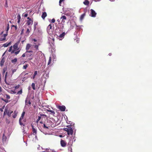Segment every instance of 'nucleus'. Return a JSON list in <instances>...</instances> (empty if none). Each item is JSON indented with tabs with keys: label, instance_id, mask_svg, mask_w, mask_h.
<instances>
[{
	"label": "nucleus",
	"instance_id": "69168bd1",
	"mask_svg": "<svg viewBox=\"0 0 152 152\" xmlns=\"http://www.w3.org/2000/svg\"><path fill=\"white\" fill-rule=\"evenodd\" d=\"M33 40H34V42H36V41H37L35 39H33Z\"/></svg>",
	"mask_w": 152,
	"mask_h": 152
},
{
	"label": "nucleus",
	"instance_id": "a878e982",
	"mask_svg": "<svg viewBox=\"0 0 152 152\" xmlns=\"http://www.w3.org/2000/svg\"><path fill=\"white\" fill-rule=\"evenodd\" d=\"M47 111L48 112H49L53 114H55V113L54 111L52 110H50L49 109L47 110Z\"/></svg>",
	"mask_w": 152,
	"mask_h": 152
},
{
	"label": "nucleus",
	"instance_id": "7c9ffc66",
	"mask_svg": "<svg viewBox=\"0 0 152 152\" xmlns=\"http://www.w3.org/2000/svg\"><path fill=\"white\" fill-rule=\"evenodd\" d=\"M28 65L27 64L24 65L23 66V69H26L28 67Z\"/></svg>",
	"mask_w": 152,
	"mask_h": 152
},
{
	"label": "nucleus",
	"instance_id": "338daca9",
	"mask_svg": "<svg viewBox=\"0 0 152 152\" xmlns=\"http://www.w3.org/2000/svg\"><path fill=\"white\" fill-rule=\"evenodd\" d=\"M1 88L0 86V91L1 92Z\"/></svg>",
	"mask_w": 152,
	"mask_h": 152
},
{
	"label": "nucleus",
	"instance_id": "aec40b11",
	"mask_svg": "<svg viewBox=\"0 0 152 152\" xmlns=\"http://www.w3.org/2000/svg\"><path fill=\"white\" fill-rule=\"evenodd\" d=\"M4 59L3 58H2L0 64L1 66H2L4 64Z\"/></svg>",
	"mask_w": 152,
	"mask_h": 152
},
{
	"label": "nucleus",
	"instance_id": "6e6552de",
	"mask_svg": "<svg viewBox=\"0 0 152 152\" xmlns=\"http://www.w3.org/2000/svg\"><path fill=\"white\" fill-rule=\"evenodd\" d=\"M7 34H4L3 35L0 36V41H4L6 40V37L7 36Z\"/></svg>",
	"mask_w": 152,
	"mask_h": 152
},
{
	"label": "nucleus",
	"instance_id": "4468645a",
	"mask_svg": "<svg viewBox=\"0 0 152 152\" xmlns=\"http://www.w3.org/2000/svg\"><path fill=\"white\" fill-rule=\"evenodd\" d=\"M7 72L6 73V74H5V80H4V81L5 83L7 84V85H9L10 84V82H7Z\"/></svg>",
	"mask_w": 152,
	"mask_h": 152
},
{
	"label": "nucleus",
	"instance_id": "774afa93",
	"mask_svg": "<svg viewBox=\"0 0 152 152\" xmlns=\"http://www.w3.org/2000/svg\"><path fill=\"white\" fill-rule=\"evenodd\" d=\"M109 55L110 56H111V53H109Z\"/></svg>",
	"mask_w": 152,
	"mask_h": 152
},
{
	"label": "nucleus",
	"instance_id": "393cba45",
	"mask_svg": "<svg viewBox=\"0 0 152 152\" xmlns=\"http://www.w3.org/2000/svg\"><path fill=\"white\" fill-rule=\"evenodd\" d=\"M85 15V14L84 13L82 14L80 17V20H82L84 18Z\"/></svg>",
	"mask_w": 152,
	"mask_h": 152
},
{
	"label": "nucleus",
	"instance_id": "9d476101",
	"mask_svg": "<svg viewBox=\"0 0 152 152\" xmlns=\"http://www.w3.org/2000/svg\"><path fill=\"white\" fill-rule=\"evenodd\" d=\"M27 19L28 20L27 22V25L28 26L32 25L33 23V20L29 17L27 18Z\"/></svg>",
	"mask_w": 152,
	"mask_h": 152
},
{
	"label": "nucleus",
	"instance_id": "a19ab883",
	"mask_svg": "<svg viewBox=\"0 0 152 152\" xmlns=\"http://www.w3.org/2000/svg\"><path fill=\"white\" fill-rule=\"evenodd\" d=\"M5 106H4L1 108H0V110L1 112H3V110Z\"/></svg>",
	"mask_w": 152,
	"mask_h": 152
},
{
	"label": "nucleus",
	"instance_id": "20e7f679",
	"mask_svg": "<svg viewBox=\"0 0 152 152\" xmlns=\"http://www.w3.org/2000/svg\"><path fill=\"white\" fill-rule=\"evenodd\" d=\"M25 112H23L21 115L19 119V122L20 124L21 125H23V126H24L25 125L23 123V122H25V120H23V121H22V120L23 119V117L25 115Z\"/></svg>",
	"mask_w": 152,
	"mask_h": 152
},
{
	"label": "nucleus",
	"instance_id": "423d86ee",
	"mask_svg": "<svg viewBox=\"0 0 152 152\" xmlns=\"http://www.w3.org/2000/svg\"><path fill=\"white\" fill-rule=\"evenodd\" d=\"M52 31V26L51 24H49L47 28V32L49 34H51Z\"/></svg>",
	"mask_w": 152,
	"mask_h": 152
},
{
	"label": "nucleus",
	"instance_id": "c756f323",
	"mask_svg": "<svg viewBox=\"0 0 152 152\" xmlns=\"http://www.w3.org/2000/svg\"><path fill=\"white\" fill-rule=\"evenodd\" d=\"M31 86H32L33 89L34 90H35V84L34 83H32V84H31Z\"/></svg>",
	"mask_w": 152,
	"mask_h": 152
},
{
	"label": "nucleus",
	"instance_id": "4be33fe9",
	"mask_svg": "<svg viewBox=\"0 0 152 152\" xmlns=\"http://www.w3.org/2000/svg\"><path fill=\"white\" fill-rule=\"evenodd\" d=\"M17 58H15L14 59L12 60L11 61V62L12 63L15 64L17 62Z\"/></svg>",
	"mask_w": 152,
	"mask_h": 152
},
{
	"label": "nucleus",
	"instance_id": "bf43d9fd",
	"mask_svg": "<svg viewBox=\"0 0 152 152\" xmlns=\"http://www.w3.org/2000/svg\"><path fill=\"white\" fill-rule=\"evenodd\" d=\"M35 138L36 140H37V136L36 135H35Z\"/></svg>",
	"mask_w": 152,
	"mask_h": 152
},
{
	"label": "nucleus",
	"instance_id": "c03bdc74",
	"mask_svg": "<svg viewBox=\"0 0 152 152\" xmlns=\"http://www.w3.org/2000/svg\"><path fill=\"white\" fill-rule=\"evenodd\" d=\"M28 77H26L25 76H24L23 77V80H25L27 79Z\"/></svg>",
	"mask_w": 152,
	"mask_h": 152
},
{
	"label": "nucleus",
	"instance_id": "6e6d98bb",
	"mask_svg": "<svg viewBox=\"0 0 152 152\" xmlns=\"http://www.w3.org/2000/svg\"><path fill=\"white\" fill-rule=\"evenodd\" d=\"M26 52H28V53H31V52L32 53L33 52L32 51V50L28 51V50H26Z\"/></svg>",
	"mask_w": 152,
	"mask_h": 152
},
{
	"label": "nucleus",
	"instance_id": "7ed1b4c3",
	"mask_svg": "<svg viewBox=\"0 0 152 152\" xmlns=\"http://www.w3.org/2000/svg\"><path fill=\"white\" fill-rule=\"evenodd\" d=\"M13 113V111L10 110H8V108L6 107L4 111V115L7 114L9 117H10L11 114Z\"/></svg>",
	"mask_w": 152,
	"mask_h": 152
},
{
	"label": "nucleus",
	"instance_id": "ddd939ff",
	"mask_svg": "<svg viewBox=\"0 0 152 152\" xmlns=\"http://www.w3.org/2000/svg\"><path fill=\"white\" fill-rule=\"evenodd\" d=\"M61 146L63 147H65L66 145V143L65 141L64 140H61Z\"/></svg>",
	"mask_w": 152,
	"mask_h": 152
},
{
	"label": "nucleus",
	"instance_id": "a211bd4d",
	"mask_svg": "<svg viewBox=\"0 0 152 152\" xmlns=\"http://www.w3.org/2000/svg\"><path fill=\"white\" fill-rule=\"evenodd\" d=\"M17 19L18 20V23H19L20 22L21 17L20 14L18 15L17 16Z\"/></svg>",
	"mask_w": 152,
	"mask_h": 152
},
{
	"label": "nucleus",
	"instance_id": "603ef678",
	"mask_svg": "<svg viewBox=\"0 0 152 152\" xmlns=\"http://www.w3.org/2000/svg\"><path fill=\"white\" fill-rule=\"evenodd\" d=\"M55 21V19L54 18L52 19L51 20V22L52 23H54Z\"/></svg>",
	"mask_w": 152,
	"mask_h": 152
},
{
	"label": "nucleus",
	"instance_id": "4d7b16f0",
	"mask_svg": "<svg viewBox=\"0 0 152 152\" xmlns=\"http://www.w3.org/2000/svg\"><path fill=\"white\" fill-rule=\"evenodd\" d=\"M3 31L0 34V36H1L3 35Z\"/></svg>",
	"mask_w": 152,
	"mask_h": 152
},
{
	"label": "nucleus",
	"instance_id": "dca6fc26",
	"mask_svg": "<svg viewBox=\"0 0 152 152\" xmlns=\"http://www.w3.org/2000/svg\"><path fill=\"white\" fill-rule=\"evenodd\" d=\"M47 13L46 12H44L42 13L41 17L43 19H44L45 17L47 16Z\"/></svg>",
	"mask_w": 152,
	"mask_h": 152
},
{
	"label": "nucleus",
	"instance_id": "f3484780",
	"mask_svg": "<svg viewBox=\"0 0 152 152\" xmlns=\"http://www.w3.org/2000/svg\"><path fill=\"white\" fill-rule=\"evenodd\" d=\"M32 131L33 132V134L36 135L37 134V130L32 126Z\"/></svg>",
	"mask_w": 152,
	"mask_h": 152
},
{
	"label": "nucleus",
	"instance_id": "f704fd0d",
	"mask_svg": "<svg viewBox=\"0 0 152 152\" xmlns=\"http://www.w3.org/2000/svg\"><path fill=\"white\" fill-rule=\"evenodd\" d=\"M27 53H28V52H26H26L25 53L23 54L22 56V57H25L26 56V55H27V54H26Z\"/></svg>",
	"mask_w": 152,
	"mask_h": 152
},
{
	"label": "nucleus",
	"instance_id": "bb28decb",
	"mask_svg": "<svg viewBox=\"0 0 152 152\" xmlns=\"http://www.w3.org/2000/svg\"><path fill=\"white\" fill-rule=\"evenodd\" d=\"M37 74V71H35L34 72V75L32 77V78L33 79H34L35 78V77L36 75Z\"/></svg>",
	"mask_w": 152,
	"mask_h": 152
},
{
	"label": "nucleus",
	"instance_id": "c9c22d12",
	"mask_svg": "<svg viewBox=\"0 0 152 152\" xmlns=\"http://www.w3.org/2000/svg\"><path fill=\"white\" fill-rule=\"evenodd\" d=\"M26 57L27 58H28L31 55H32V54H31V53H27L26 54Z\"/></svg>",
	"mask_w": 152,
	"mask_h": 152
},
{
	"label": "nucleus",
	"instance_id": "ea45409f",
	"mask_svg": "<svg viewBox=\"0 0 152 152\" xmlns=\"http://www.w3.org/2000/svg\"><path fill=\"white\" fill-rule=\"evenodd\" d=\"M9 29V27L8 26H7V28L6 29V33L5 34H8V32Z\"/></svg>",
	"mask_w": 152,
	"mask_h": 152
},
{
	"label": "nucleus",
	"instance_id": "72a5a7b5",
	"mask_svg": "<svg viewBox=\"0 0 152 152\" xmlns=\"http://www.w3.org/2000/svg\"><path fill=\"white\" fill-rule=\"evenodd\" d=\"M41 118V117L39 115L38 116V118L37 119V120L36 122L37 123H38V121L40 120Z\"/></svg>",
	"mask_w": 152,
	"mask_h": 152
},
{
	"label": "nucleus",
	"instance_id": "49530a36",
	"mask_svg": "<svg viewBox=\"0 0 152 152\" xmlns=\"http://www.w3.org/2000/svg\"><path fill=\"white\" fill-rule=\"evenodd\" d=\"M43 128L45 129H48V127L46 126L45 124H43Z\"/></svg>",
	"mask_w": 152,
	"mask_h": 152
},
{
	"label": "nucleus",
	"instance_id": "6ab92c4d",
	"mask_svg": "<svg viewBox=\"0 0 152 152\" xmlns=\"http://www.w3.org/2000/svg\"><path fill=\"white\" fill-rule=\"evenodd\" d=\"M11 42H10L8 43H7L4 44L3 45V46L4 47H8L9 45H10L11 44Z\"/></svg>",
	"mask_w": 152,
	"mask_h": 152
},
{
	"label": "nucleus",
	"instance_id": "0e129e2a",
	"mask_svg": "<svg viewBox=\"0 0 152 152\" xmlns=\"http://www.w3.org/2000/svg\"><path fill=\"white\" fill-rule=\"evenodd\" d=\"M28 59L29 60H31L32 59V58H28Z\"/></svg>",
	"mask_w": 152,
	"mask_h": 152
},
{
	"label": "nucleus",
	"instance_id": "13d9d810",
	"mask_svg": "<svg viewBox=\"0 0 152 152\" xmlns=\"http://www.w3.org/2000/svg\"><path fill=\"white\" fill-rule=\"evenodd\" d=\"M12 27H15V29H17V26H14V25H12Z\"/></svg>",
	"mask_w": 152,
	"mask_h": 152
},
{
	"label": "nucleus",
	"instance_id": "052dcab7",
	"mask_svg": "<svg viewBox=\"0 0 152 152\" xmlns=\"http://www.w3.org/2000/svg\"><path fill=\"white\" fill-rule=\"evenodd\" d=\"M11 93L12 94H16V92L14 91H12Z\"/></svg>",
	"mask_w": 152,
	"mask_h": 152
},
{
	"label": "nucleus",
	"instance_id": "8fccbe9b",
	"mask_svg": "<svg viewBox=\"0 0 152 152\" xmlns=\"http://www.w3.org/2000/svg\"><path fill=\"white\" fill-rule=\"evenodd\" d=\"M7 70V68H4L3 69V74H4Z\"/></svg>",
	"mask_w": 152,
	"mask_h": 152
},
{
	"label": "nucleus",
	"instance_id": "4c0bfd02",
	"mask_svg": "<svg viewBox=\"0 0 152 152\" xmlns=\"http://www.w3.org/2000/svg\"><path fill=\"white\" fill-rule=\"evenodd\" d=\"M38 24V23H37L35 22L34 24V29L35 30L36 28V26Z\"/></svg>",
	"mask_w": 152,
	"mask_h": 152
},
{
	"label": "nucleus",
	"instance_id": "680f3d73",
	"mask_svg": "<svg viewBox=\"0 0 152 152\" xmlns=\"http://www.w3.org/2000/svg\"><path fill=\"white\" fill-rule=\"evenodd\" d=\"M47 108L50 109V108H49V105H47L45 106Z\"/></svg>",
	"mask_w": 152,
	"mask_h": 152
},
{
	"label": "nucleus",
	"instance_id": "09e8293b",
	"mask_svg": "<svg viewBox=\"0 0 152 152\" xmlns=\"http://www.w3.org/2000/svg\"><path fill=\"white\" fill-rule=\"evenodd\" d=\"M64 1V0H60L59 1V4L60 6L61 5V3L63 1Z\"/></svg>",
	"mask_w": 152,
	"mask_h": 152
},
{
	"label": "nucleus",
	"instance_id": "9b49d317",
	"mask_svg": "<svg viewBox=\"0 0 152 152\" xmlns=\"http://www.w3.org/2000/svg\"><path fill=\"white\" fill-rule=\"evenodd\" d=\"M2 141L3 144H6L7 142V138L4 134L2 137Z\"/></svg>",
	"mask_w": 152,
	"mask_h": 152
},
{
	"label": "nucleus",
	"instance_id": "f8f14e48",
	"mask_svg": "<svg viewBox=\"0 0 152 152\" xmlns=\"http://www.w3.org/2000/svg\"><path fill=\"white\" fill-rule=\"evenodd\" d=\"M65 34H66L65 32H63L62 33L60 34L58 36L59 39L60 40H61L63 39Z\"/></svg>",
	"mask_w": 152,
	"mask_h": 152
},
{
	"label": "nucleus",
	"instance_id": "e2e57ef3",
	"mask_svg": "<svg viewBox=\"0 0 152 152\" xmlns=\"http://www.w3.org/2000/svg\"><path fill=\"white\" fill-rule=\"evenodd\" d=\"M23 31H24V29H23L21 31V34H22V33H23Z\"/></svg>",
	"mask_w": 152,
	"mask_h": 152
},
{
	"label": "nucleus",
	"instance_id": "0eeeda50",
	"mask_svg": "<svg viewBox=\"0 0 152 152\" xmlns=\"http://www.w3.org/2000/svg\"><path fill=\"white\" fill-rule=\"evenodd\" d=\"M90 15L93 17H95L96 14V13L95 12V11L93 9H91L90 10Z\"/></svg>",
	"mask_w": 152,
	"mask_h": 152
},
{
	"label": "nucleus",
	"instance_id": "79ce46f5",
	"mask_svg": "<svg viewBox=\"0 0 152 152\" xmlns=\"http://www.w3.org/2000/svg\"><path fill=\"white\" fill-rule=\"evenodd\" d=\"M76 26L77 27V29L81 28L83 26H77L76 24Z\"/></svg>",
	"mask_w": 152,
	"mask_h": 152
},
{
	"label": "nucleus",
	"instance_id": "1a4fd4ad",
	"mask_svg": "<svg viewBox=\"0 0 152 152\" xmlns=\"http://www.w3.org/2000/svg\"><path fill=\"white\" fill-rule=\"evenodd\" d=\"M61 20V23L63 25H64L65 22V20H66V17L65 15H62L60 18Z\"/></svg>",
	"mask_w": 152,
	"mask_h": 152
},
{
	"label": "nucleus",
	"instance_id": "f03ea898",
	"mask_svg": "<svg viewBox=\"0 0 152 152\" xmlns=\"http://www.w3.org/2000/svg\"><path fill=\"white\" fill-rule=\"evenodd\" d=\"M20 41H18L15 44L13 45V47L14 50H12L11 52V53H14L15 51L18 50L19 49V48L18 47V45L20 43Z\"/></svg>",
	"mask_w": 152,
	"mask_h": 152
},
{
	"label": "nucleus",
	"instance_id": "473e14b6",
	"mask_svg": "<svg viewBox=\"0 0 152 152\" xmlns=\"http://www.w3.org/2000/svg\"><path fill=\"white\" fill-rule=\"evenodd\" d=\"M13 47H12V46H11L9 48V50H8V51L9 52H12V48Z\"/></svg>",
	"mask_w": 152,
	"mask_h": 152
},
{
	"label": "nucleus",
	"instance_id": "2eb2a0df",
	"mask_svg": "<svg viewBox=\"0 0 152 152\" xmlns=\"http://www.w3.org/2000/svg\"><path fill=\"white\" fill-rule=\"evenodd\" d=\"M59 109L61 111H64L65 110L66 107L64 106H59L58 107Z\"/></svg>",
	"mask_w": 152,
	"mask_h": 152
},
{
	"label": "nucleus",
	"instance_id": "2f4dec72",
	"mask_svg": "<svg viewBox=\"0 0 152 152\" xmlns=\"http://www.w3.org/2000/svg\"><path fill=\"white\" fill-rule=\"evenodd\" d=\"M39 115L41 117V116H46V115L45 114H42V113H39Z\"/></svg>",
	"mask_w": 152,
	"mask_h": 152
},
{
	"label": "nucleus",
	"instance_id": "e433bc0d",
	"mask_svg": "<svg viewBox=\"0 0 152 152\" xmlns=\"http://www.w3.org/2000/svg\"><path fill=\"white\" fill-rule=\"evenodd\" d=\"M16 71V69H12V74L11 75V77H12V75L13 74V73L15 72Z\"/></svg>",
	"mask_w": 152,
	"mask_h": 152
},
{
	"label": "nucleus",
	"instance_id": "de8ad7c7",
	"mask_svg": "<svg viewBox=\"0 0 152 152\" xmlns=\"http://www.w3.org/2000/svg\"><path fill=\"white\" fill-rule=\"evenodd\" d=\"M34 47L37 50H38V45H35Z\"/></svg>",
	"mask_w": 152,
	"mask_h": 152
},
{
	"label": "nucleus",
	"instance_id": "f257e3e1",
	"mask_svg": "<svg viewBox=\"0 0 152 152\" xmlns=\"http://www.w3.org/2000/svg\"><path fill=\"white\" fill-rule=\"evenodd\" d=\"M64 14L68 16H72L74 14L73 10L72 8H65L64 10Z\"/></svg>",
	"mask_w": 152,
	"mask_h": 152
},
{
	"label": "nucleus",
	"instance_id": "412c9836",
	"mask_svg": "<svg viewBox=\"0 0 152 152\" xmlns=\"http://www.w3.org/2000/svg\"><path fill=\"white\" fill-rule=\"evenodd\" d=\"M83 3L85 5H88L89 4V2L88 0H86L83 2Z\"/></svg>",
	"mask_w": 152,
	"mask_h": 152
},
{
	"label": "nucleus",
	"instance_id": "37998d69",
	"mask_svg": "<svg viewBox=\"0 0 152 152\" xmlns=\"http://www.w3.org/2000/svg\"><path fill=\"white\" fill-rule=\"evenodd\" d=\"M22 15L25 17H26L28 16V14L27 13L25 14V13H24Z\"/></svg>",
	"mask_w": 152,
	"mask_h": 152
},
{
	"label": "nucleus",
	"instance_id": "3c124183",
	"mask_svg": "<svg viewBox=\"0 0 152 152\" xmlns=\"http://www.w3.org/2000/svg\"><path fill=\"white\" fill-rule=\"evenodd\" d=\"M50 62H51V57H50L49 61H48V65H49L50 64Z\"/></svg>",
	"mask_w": 152,
	"mask_h": 152
},
{
	"label": "nucleus",
	"instance_id": "5fc2aeb1",
	"mask_svg": "<svg viewBox=\"0 0 152 152\" xmlns=\"http://www.w3.org/2000/svg\"><path fill=\"white\" fill-rule=\"evenodd\" d=\"M74 26H73V25H71L70 26V28L71 29H72L73 28H74Z\"/></svg>",
	"mask_w": 152,
	"mask_h": 152
},
{
	"label": "nucleus",
	"instance_id": "39448f33",
	"mask_svg": "<svg viewBox=\"0 0 152 152\" xmlns=\"http://www.w3.org/2000/svg\"><path fill=\"white\" fill-rule=\"evenodd\" d=\"M64 130L67 132V134L68 135H72V134L73 130L72 128L70 127L69 128H66L64 129Z\"/></svg>",
	"mask_w": 152,
	"mask_h": 152
},
{
	"label": "nucleus",
	"instance_id": "c85d7f7f",
	"mask_svg": "<svg viewBox=\"0 0 152 152\" xmlns=\"http://www.w3.org/2000/svg\"><path fill=\"white\" fill-rule=\"evenodd\" d=\"M17 50V51H15V52L14 51V53H15V55H17V54H18L19 53V52L20 51V49H19L18 50Z\"/></svg>",
	"mask_w": 152,
	"mask_h": 152
},
{
	"label": "nucleus",
	"instance_id": "5701e85b",
	"mask_svg": "<svg viewBox=\"0 0 152 152\" xmlns=\"http://www.w3.org/2000/svg\"><path fill=\"white\" fill-rule=\"evenodd\" d=\"M31 45L30 44H28L27 45L26 47V50H28L30 48Z\"/></svg>",
	"mask_w": 152,
	"mask_h": 152
},
{
	"label": "nucleus",
	"instance_id": "58836bf2",
	"mask_svg": "<svg viewBox=\"0 0 152 152\" xmlns=\"http://www.w3.org/2000/svg\"><path fill=\"white\" fill-rule=\"evenodd\" d=\"M22 89H21L17 93V94H22Z\"/></svg>",
	"mask_w": 152,
	"mask_h": 152
},
{
	"label": "nucleus",
	"instance_id": "864d4df0",
	"mask_svg": "<svg viewBox=\"0 0 152 152\" xmlns=\"http://www.w3.org/2000/svg\"><path fill=\"white\" fill-rule=\"evenodd\" d=\"M29 32H30V31H29V29L28 28L27 29L26 33V34H28Z\"/></svg>",
	"mask_w": 152,
	"mask_h": 152
},
{
	"label": "nucleus",
	"instance_id": "b1692460",
	"mask_svg": "<svg viewBox=\"0 0 152 152\" xmlns=\"http://www.w3.org/2000/svg\"><path fill=\"white\" fill-rule=\"evenodd\" d=\"M25 103L27 105L28 104H31V103L29 100H28V99L27 98L25 100Z\"/></svg>",
	"mask_w": 152,
	"mask_h": 152
},
{
	"label": "nucleus",
	"instance_id": "cd10ccee",
	"mask_svg": "<svg viewBox=\"0 0 152 152\" xmlns=\"http://www.w3.org/2000/svg\"><path fill=\"white\" fill-rule=\"evenodd\" d=\"M14 114L12 115V117L14 118H15L17 115V113L15 111H14Z\"/></svg>",
	"mask_w": 152,
	"mask_h": 152
},
{
	"label": "nucleus",
	"instance_id": "a18cd8bd",
	"mask_svg": "<svg viewBox=\"0 0 152 152\" xmlns=\"http://www.w3.org/2000/svg\"><path fill=\"white\" fill-rule=\"evenodd\" d=\"M6 97L7 99H10V96L7 94L6 95Z\"/></svg>",
	"mask_w": 152,
	"mask_h": 152
}]
</instances>
